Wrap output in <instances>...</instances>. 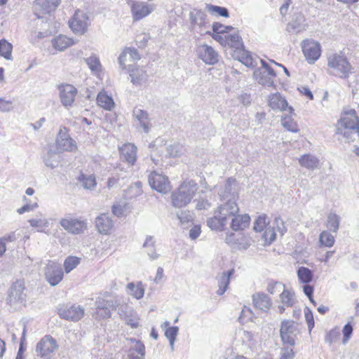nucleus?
I'll use <instances>...</instances> for the list:
<instances>
[{
    "label": "nucleus",
    "mask_w": 359,
    "mask_h": 359,
    "mask_svg": "<svg viewBox=\"0 0 359 359\" xmlns=\"http://www.w3.org/2000/svg\"><path fill=\"white\" fill-rule=\"evenodd\" d=\"M239 208L236 201L230 200L221 204L217 210L214 211V215L207 220V225L212 230L222 231L224 230L229 219L238 213Z\"/></svg>",
    "instance_id": "nucleus-1"
},
{
    "label": "nucleus",
    "mask_w": 359,
    "mask_h": 359,
    "mask_svg": "<svg viewBox=\"0 0 359 359\" xmlns=\"http://www.w3.org/2000/svg\"><path fill=\"white\" fill-rule=\"evenodd\" d=\"M327 72L330 75L347 79L353 73V67L342 53H335L327 56Z\"/></svg>",
    "instance_id": "nucleus-2"
},
{
    "label": "nucleus",
    "mask_w": 359,
    "mask_h": 359,
    "mask_svg": "<svg viewBox=\"0 0 359 359\" xmlns=\"http://www.w3.org/2000/svg\"><path fill=\"white\" fill-rule=\"evenodd\" d=\"M197 189V184L194 181L185 182L182 184L178 189L172 194L173 205L176 208L187 205L191 201Z\"/></svg>",
    "instance_id": "nucleus-3"
},
{
    "label": "nucleus",
    "mask_w": 359,
    "mask_h": 359,
    "mask_svg": "<svg viewBox=\"0 0 359 359\" xmlns=\"http://www.w3.org/2000/svg\"><path fill=\"white\" fill-rule=\"evenodd\" d=\"M121 306L118 297L109 296L107 298L98 297L95 301V315L100 319H107L111 316V311Z\"/></svg>",
    "instance_id": "nucleus-4"
},
{
    "label": "nucleus",
    "mask_w": 359,
    "mask_h": 359,
    "mask_svg": "<svg viewBox=\"0 0 359 359\" xmlns=\"http://www.w3.org/2000/svg\"><path fill=\"white\" fill-rule=\"evenodd\" d=\"M262 67L257 69L253 74L255 79L259 84L271 87L274 86V79L276 76L275 71L264 60L260 59Z\"/></svg>",
    "instance_id": "nucleus-5"
},
{
    "label": "nucleus",
    "mask_w": 359,
    "mask_h": 359,
    "mask_svg": "<svg viewBox=\"0 0 359 359\" xmlns=\"http://www.w3.org/2000/svg\"><path fill=\"white\" fill-rule=\"evenodd\" d=\"M57 348L56 340L50 335H46L37 343L36 352L38 356L50 359Z\"/></svg>",
    "instance_id": "nucleus-6"
},
{
    "label": "nucleus",
    "mask_w": 359,
    "mask_h": 359,
    "mask_svg": "<svg viewBox=\"0 0 359 359\" xmlns=\"http://www.w3.org/2000/svg\"><path fill=\"white\" fill-rule=\"evenodd\" d=\"M302 49L306 60L313 64L321 55L320 44L313 39H305L302 42Z\"/></svg>",
    "instance_id": "nucleus-7"
},
{
    "label": "nucleus",
    "mask_w": 359,
    "mask_h": 359,
    "mask_svg": "<svg viewBox=\"0 0 359 359\" xmlns=\"http://www.w3.org/2000/svg\"><path fill=\"white\" fill-rule=\"evenodd\" d=\"M127 3L130 7L133 18L135 21L147 17L155 9L154 5L147 2L127 0Z\"/></svg>",
    "instance_id": "nucleus-8"
},
{
    "label": "nucleus",
    "mask_w": 359,
    "mask_h": 359,
    "mask_svg": "<svg viewBox=\"0 0 359 359\" xmlns=\"http://www.w3.org/2000/svg\"><path fill=\"white\" fill-rule=\"evenodd\" d=\"M297 333V326L293 320H285L281 323L280 334L283 344L294 346Z\"/></svg>",
    "instance_id": "nucleus-9"
},
{
    "label": "nucleus",
    "mask_w": 359,
    "mask_h": 359,
    "mask_svg": "<svg viewBox=\"0 0 359 359\" xmlns=\"http://www.w3.org/2000/svg\"><path fill=\"white\" fill-rule=\"evenodd\" d=\"M65 230L72 234H81L87 229V221L78 218L67 217L60 222Z\"/></svg>",
    "instance_id": "nucleus-10"
},
{
    "label": "nucleus",
    "mask_w": 359,
    "mask_h": 359,
    "mask_svg": "<svg viewBox=\"0 0 359 359\" xmlns=\"http://www.w3.org/2000/svg\"><path fill=\"white\" fill-rule=\"evenodd\" d=\"M218 195L222 201H229L230 200L236 201L238 197L236 180L233 178H229L220 187Z\"/></svg>",
    "instance_id": "nucleus-11"
},
{
    "label": "nucleus",
    "mask_w": 359,
    "mask_h": 359,
    "mask_svg": "<svg viewBox=\"0 0 359 359\" xmlns=\"http://www.w3.org/2000/svg\"><path fill=\"white\" fill-rule=\"evenodd\" d=\"M151 187L162 194H166L170 190V182L167 177L154 171L148 177Z\"/></svg>",
    "instance_id": "nucleus-12"
},
{
    "label": "nucleus",
    "mask_w": 359,
    "mask_h": 359,
    "mask_svg": "<svg viewBox=\"0 0 359 359\" xmlns=\"http://www.w3.org/2000/svg\"><path fill=\"white\" fill-rule=\"evenodd\" d=\"M57 149L60 151H75L77 149L76 143L69 136L66 127L60 128L57 140Z\"/></svg>",
    "instance_id": "nucleus-13"
},
{
    "label": "nucleus",
    "mask_w": 359,
    "mask_h": 359,
    "mask_svg": "<svg viewBox=\"0 0 359 359\" xmlns=\"http://www.w3.org/2000/svg\"><path fill=\"white\" fill-rule=\"evenodd\" d=\"M59 316L67 320L78 321L84 315V309L79 305L62 306L58 309Z\"/></svg>",
    "instance_id": "nucleus-14"
},
{
    "label": "nucleus",
    "mask_w": 359,
    "mask_h": 359,
    "mask_svg": "<svg viewBox=\"0 0 359 359\" xmlns=\"http://www.w3.org/2000/svg\"><path fill=\"white\" fill-rule=\"evenodd\" d=\"M197 55L207 65H215L219 61L218 53L210 46L201 44L196 49Z\"/></svg>",
    "instance_id": "nucleus-15"
},
{
    "label": "nucleus",
    "mask_w": 359,
    "mask_h": 359,
    "mask_svg": "<svg viewBox=\"0 0 359 359\" xmlns=\"http://www.w3.org/2000/svg\"><path fill=\"white\" fill-rule=\"evenodd\" d=\"M60 4V0H35L34 6L38 19H43V15L54 11Z\"/></svg>",
    "instance_id": "nucleus-16"
},
{
    "label": "nucleus",
    "mask_w": 359,
    "mask_h": 359,
    "mask_svg": "<svg viewBox=\"0 0 359 359\" xmlns=\"http://www.w3.org/2000/svg\"><path fill=\"white\" fill-rule=\"evenodd\" d=\"M59 91L62 104L65 108L72 107L78 93L77 89L71 84H66L60 86Z\"/></svg>",
    "instance_id": "nucleus-17"
},
{
    "label": "nucleus",
    "mask_w": 359,
    "mask_h": 359,
    "mask_svg": "<svg viewBox=\"0 0 359 359\" xmlns=\"http://www.w3.org/2000/svg\"><path fill=\"white\" fill-rule=\"evenodd\" d=\"M63 275L62 269L55 263L48 264L45 269L46 279L52 286L57 285L62 280Z\"/></svg>",
    "instance_id": "nucleus-18"
},
{
    "label": "nucleus",
    "mask_w": 359,
    "mask_h": 359,
    "mask_svg": "<svg viewBox=\"0 0 359 359\" xmlns=\"http://www.w3.org/2000/svg\"><path fill=\"white\" fill-rule=\"evenodd\" d=\"M233 57L248 67H255L257 65V57L244 49L234 50Z\"/></svg>",
    "instance_id": "nucleus-19"
},
{
    "label": "nucleus",
    "mask_w": 359,
    "mask_h": 359,
    "mask_svg": "<svg viewBox=\"0 0 359 359\" xmlns=\"http://www.w3.org/2000/svg\"><path fill=\"white\" fill-rule=\"evenodd\" d=\"M358 128H351L342 126L341 124L336 125V134L339 136V140H344L345 142L354 141L358 137Z\"/></svg>",
    "instance_id": "nucleus-20"
},
{
    "label": "nucleus",
    "mask_w": 359,
    "mask_h": 359,
    "mask_svg": "<svg viewBox=\"0 0 359 359\" xmlns=\"http://www.w3.org/2000/svg\"><path fill=\"white\" fill-rule=\"evenodd\" d=\"M274 226L271 228L269 226L264 231V237L266 240H269L270 242L273 241L276 238V231L279 232L280 236L287 231V228L285 226L283 220L280 217H276L273 222Z\"/></svg>",
    "instance_id": "nucleus-21"
},
{
    "label": "nucleus",
    "mask_w": 359,
    "mask_h": 359,
    "mask_svg": "<svg viewBox=\"0 0 359 359\" xmlns=\"http://www.w3.org/2000/svg\"><path fill=\"white\" fill-rule=\"evenodd\" d=\"M24 283L20 280H17L11 287L8 294V302L11 304L17 302H22L25 300L26 295L24 293Z\"/></svg>",
    "instance_id": "nucleus-22"
},
{
    "label": "nucleus",
    "mask_w": 359,
    "mask_h": 359,
    "mask_svg": "<svg viewBox=\"0 0 359 359\" xmlns=\"http://www.w3.org/2000/svg\"><path fill=\"white\" fill-rule=\"evenodd\" d=\"M337 124L349 126L351 128H358L359 130V118L356 115V111L353 109H347L344 111L341 118L337 121Z\"/></svg>",
    "instance_id": "nucleus-23"
},
{
    "label": "nucleus",
    "mask_w": 359,
    "mask_h": 359,
    "mask_svg": "<svg viewBox=\"0 0 359 359\" xmlns=\"http://www.w3.org/2000/svg\"><path fill=\"white\" fill-rule=\"evenodd\" d=\"M95 226L99 233L108 234L114 226V222L108 214H100L95 219Z\"/></svg>",
    "instance_id": "nucleus-24"
},
{
    "label": "nucleus",
    "mask_w": 359,
    "mask_h": 359,
    "mask_svg": "<svg viewBox=\"0 0 359 359\" xmlns=\"http://www.w3.org/2000/svg\"><path fill=\"white\" fill-rule=\"evenodd\" d=\"M121 157L130 165H134L137 159V147L132 143L124 144L120 147Z\"/></svg>",
    "instance_id": "nucleus-25"
},
{
    "label": "nucleus",
    "mask_w": 359,
    "mask_h": 359,
    "mask_svg": "<svg viewBox=\"0 0 359 359\" xmlns=\"http://www.w3.org/2000/svg\"><path fill=\"white\" fill-rule=\"evenodd\" d=\"M252 301L254 306L262 311H268L271 306V299L264 292H258L253 294Z\"/></svg>",
    "instance_id": "nucleus-26"
},
{
    "label": "nucleus",
    "mask_w": 359,
    "mask_h": 359,
    "mask_svg": "<svg viewBox=\"0 0 359 359\" xmlns=\"http://www.w3.org/2000/svg\"><path fill=\"white\" fill-rule=\"evenodd\" d=\"M269 105L274 110L279 109L280 111H284L286 110L287 107L290 112L292 110V108L291 107H288L287 102L280 93L272 94L269 97Z\"/></svg>",
    "instance_id": "nucleus-27"
},
{
    "label": "nucleus",
    "mask_w": 359,
    "mask_h": 359,
    "mask_svg": "<svg viewBox=\"0 0 359 359\" xmlns=\"http://www.w3.org/2000/svg\"><path fill=\"white\" fill-rule=\"evenodd\" d=\"M231 228L232 230L237 231L243 230L247 228L250 222V217L248 215H235L231 220Z\"/></svg>",
    "instance_id": "nucleus-28"
},
{
    "label": "nucleus",
    "mask_w": 359,
    "mask_h": 359,
    "mask_svg": "<svg viewBox=\"0 0 359 359\" xmlns=\"http://www.w3.org/2000/svg\"><path fill=\"white\" fill-rule=\"evenodd\" d=\"M234 273V269L223 272L217 276L218 290L217 294L222 295L227 290L230 283V278Z\"/></svg>",
    "instance_id": "nucleus-29"
},
{
    "label": "nucleus",
    "mask_w": 359,
    "mask_h": 359,
    "mask_svg": "<svg viewBox=\"0 0 359 359\" xmlns=\"http://www.w3.org/2000/svg\"><path fill=\"white\" fill-rule=\"evenodd\" d=\"M53 47L58 50L63 51L68 47L72 46L74 41L72 39L67 37L65 35L60 34L51 40Z\"/></svg>",
    "instance_id": "nucleus-30"
},
{
    "label": "nucleus",
    "mask_w": 359,
    "mask_h": 359,
    "mask_svg": "<svg viewBox=\"0 0 359 359\" xmlns=\"http://www.w3.org/2000/svg\"><path fill=\"white\" fill-rule=\"evenodd\" d=\"M133 116L138 121L140 126L143 128L144 131L149 133L151 124L149 120L147 112L140 109H135L133 110Z\"/></svg>",
    "instance_id": "nucleus-31"
},
{
    "label": "nucleus",
    "mask_w": 359,
    "mask_h": 359,
    "mask_svg": "<svg viewBox=\"0 0 359 359\" xmlns=\"http://www.w3.org/2000/svg\"><path fill=\"white\" fill-rule=\"evenodd\" d=\"M299 163L301 166L309 170H316L320 166L318 158L311 154H304L299 158Z\"/></svg>",
    "instance_id": "nucleus-32"
},
{
    "label": "nucleus",
    "mask_w": 359,
    "mask_h": 359,
    "mask_svg": "<svg viewBox=\"0 0 359 359\" xmlns=\"http://www.w3.org/2000/svg\"><path fill=\"white\" fill-rule=\"evenodd\" d=\"M212 28L214 32L212 38L222 44L225 43V34L232 29V27L224 26L223 24H213Z\"/></svg>",
    "instance_id": "nucleus-33"
},
{
    "label": "nucleus",
    "mask_w": 359,
    "mask_h": 359,
    "mask_svg": "<svg viewBox=\"0 0 359 359\" xmlns=\"http://www.w3.org/2000/svg\"><path fill=\"white\" fill-rule=\"evenodd\" d=\"M131 81L135 85L142 84L147 81L148 75L143 68H135L130 71Z\"/></svg>",
    "instance_id": "nucleus-34"
},
{
    "label": "nucleus",
    "mask_w": 359,
    "mask_h": 359,
    "mask_svg": "<svg viewBox=\"0 0 359 359\" xmlns=\"http://www.w3.org/2000/svg\"><path fill=\"white\" fill-rule=\"evenodd\" d=\"M225 43H227L234 50H239L243 48L242 39L238 34L234 32L233 34H229V32L225 34Z\"/></svg>",
    "instance_id": "nucleus-35"
},
{
    "label": "nucleus",
    "mask_w": 359,
    "mask_h": 359,
    "mask_svg": "<svg viewBox=\"0 0 359 359\" xmlns=\"http://www.w3.org/2000/svg\"><path fill=\"white\" fill-rule=\"evenodd\" d=\"M297 274L300 283L309 284L313 278V273L311 270L305 266L299 267Z\"/></svg>",
    "instance_id": "nucleus-36"
},
{
    "label": "nucleus",
    "mask_w": 359,
    "mask_h": 359,
    "mask_svg": "<svg viewBox=\"0 0 359 359\" xmlns=\"http://www.w3.org/2000/svg\"><path fill=\"white\" fill-rule=\"evenodd\" d=\"M341 217L334 212H330L327 215L326 226L333 233H337L339 230Z\"/></svg>",
    "instance_id": "nucleus-37"
},
{
    "label": "nucleus",
    "mask_w": 359,
    "mask_h": 359,
    "mask_svg": "<svg viewBox=\"0 0 359 359\" xmlns=\"http://www.w3.org/2000/svg\"><path fill=\"white\" fill-rule=\"evenodd\" d=\"M97 102L100 107L107 110H111L114 105L112 97L106 95L104 93H100L97 95Z\"/></svg>",
    "instance_id": "nucleus-38"
},
{
    "label": "nucleus",
    "mask_w": 359,
    "mask_h": 359,
    "mask_svg": "<svg viewBox=\"0 0 359 359\" xmlns=\"http://www.w3.org/2000/svg\"><path fill=\"white\" fill-rule=\"evenodd\" d=\"M79 181L86 189H93L95 187L97 182L94 175L81 174L79 177Z\"/></svg>",
    "instance_id": "nucleus-39"
},
{
    "label": "nucleus",
    "mask_w": 359,
    "mask_h": 359,
    "mask_svg": "<svg viewBox=\"0 0 359 359\" xmlns=\"http://www.w3.org/2000/svg\"><path fill=\"white\" fill-rule=\"evenodd\" d=\"M280 302L287 307H291L294 303V294L284 287L280 294Z\"/></svg>",
    "instance_id": "nucleus-40"
},
{
    "label": "nucleus",
    "mask_w": 359,
    "mask_h": 359,
    "mask_svg": "<svg viewBox=\"0 0 359 359\" xmlns=\"http://www.w3.org/2000/svg\"><path fill=\"white\" fill-rule=\"evenodd\" d=\"M205 8L211 15H216L217 16L224 18H228L229 16V12L225 7L208 4H206Z\"/></svg>",
    "instance_id": "nucleus-41"
},
{
    "label": "nucleus",
    "mask_w": 359,
    "mask_h": 359,
    "mask_svg": "<svg viewBox=\"0 0 359 359\" xmlns=\"http://www.w3.org/2000/svg\"><path fill=\"white\" fill-rule=\"evenodd\" d=\"M88 67L94 74H99L101 72L102 66L99 58L95 55H92L85 59Z\"/></svg>",
    "instance_id": "nucleus-42"
},
{
    "label": "nucleus",
    "mask_w": 359,
    "mask_h": 359,
    "mask_svg": "<svg viewBox=\"0 0 359 359\" xmlns=\"http://www.w3.org/2000/svg\"><path fill=\"white\" fill-rule=\"evenodd\" d=\"M127 288L130 294L135 297L137 299H140L143 297L144 294V290L141 284L135 285L133 283H130L127 285Z\"/></svg>",
    "instance_id": "nucleus-43"
},
{
    "label": "nucleus",
    "mask_w": 359,
    "mask_h": 359,
    "mask_svg": "<svg viewBox=\"0 0 359 359\" xmlns=\"http://www.w3.org/2000/svg\"><path fill=\"white\" fill-rule=\"evenodd\" d=\"M13 46L4 39L0 40V55L6 60H12Z\"/></svg>",
    "instance_id": "nucleus-44"
},
{
    "label": "nucleus",
    "mask_w": 359,
    "mask_h": 359,
    "mask_svg": "<svg viewBox=\"0 0 359 359\" xmlns=\"http://www.w3.org/2000/svg\"><path fill=\"white\" fill-rule=\"evenodd\" d=\"M319 242L322 245L330 248L334 244V236H332L330 231H323L320 234Z\"/></svg>",
    "instance_id": "nucleus-45"
},
{
    "label": "nucleus",
    "mask_w": 359,
    "mask_h": 359,
    "mask_svg": "<svg viewBox=\"0 0 359 359\" xmlns=\"http://www.w3.org/2000/svg\"><path fill=\"white\" fill-rule=\"evenodd\" d=\"M179 332L177 326L170 327L165 332V336L169 340L170 346L172 351L174 350V344Z\"/></svg>",
    "instance_id": "nucleus-46"
},
{
    "label": "nucleus",
    "mask_w": 359,
    "mask_h": 359,
    "mask_svg": "<svg viewBox=\"0 0 359 359\" xmlns=\"http://www.w3.org/2000/svg\"><path fill=\"white\" fill-rule=\"evenodd\" d=\"M281 124L285 129L290 132L297 133L299 130L297 124L290 116H285L283 117Z\"/></svg>",
    "instance_id": "nucleus-47"
},
{
    "label": "nucleus",
    "mask_w": 359,
    "mask_h": 359,
    "mask_svg": "<svg viewBox=\"0 0 359 359\" xmlns=\"http://www.w3.org/2000/svg\"><path fill=\"white\" fill-rule=\"evenodd\" d=\"M206 14L204 11L198 9H194L189 13L191 22H204Z\"/></svg>",
    "instance_id": "nucleus-48"
},
{
    "label": "nucleus",
    "mask_w": 359,
    "mask_h": 359,
    "mask_svg": "<svg viewBox=\"0 0 359 359\" xmlns=\"http://www.w3.org/2000/svg\"><path fill=\"white\" fill-rule=\"evenodd\" d=\"M80 263V259L76 257H68L65 262L64 267L66 273H69Z\"/></svg>",
    "instance_id": "nucleus-49"
},
{
    "label": "nucleus",
    "mask_w": 359,
    "mask_h": 359,
    "mask_svg": "<svg viewBox=\"0 0 359 359\" xmlns=\"http://www.w3.org/2000/svg\"><path fill=\"white\" fill-rule=\"evenodd\" d=\"M269 222H266V216L265 215L259 216L254 223V230L257 232H261L263 230H266L267 227V224Z\"/></svg>",
    "instance_id": "nucleus-50"
},
{
    "label": "nucleus",
    "mask_w": 359,
    "mask_h": 359,
    "mask_svg": "<svg viewBox=\"0 0 359 359\" xmlns=\"http://www.w3.org/2000/svg\"><path fill=\"white\" fill-rule=\"evenodd\" d=\"M284 287L285 285L282 283L271 280L268 283L266 290L270 294H275L281 292Z\"/></svg>",
    "instance_id": "nucleus-51"
},
{
    "label": "nucleus",
    "mask_w": 359,
    "mask_h": 359,
    "mask_svg": "<svg viewBox=\"0 0 359 359\" xmlns=\"http://www.w3.org/2000/svg\"><path fill=\"white\" fill-rule=\"evenodd\" d=\"M166 154L165 156L166 157H176L180 154V145L179 143H173L170 144H168L165 147Z\"/></svg>",
    "instance_id": "nucleus-52"
},
{
    "label": "nucleus",
    "mask_w": 359,
    "mask_h": 359,
    "mask_svg": "<svg viewBox=\"0 0 359 359\" xmlns=\"http://www.w3.org/2000/svg\"><path fill=\"white\" fill-rule=\"evenodd\" d=\"M304 24H287L286 31L291 34H298L305 30Z\"/></svg>",
    "instance_id": "nucleus-53"
},
{
    "label": "nucleus",
    "mask_w": 359,
    "mask_h": 359,
    "mask_svg": "<svg viewBox=\"0 0 359 359\" xmlns=\"http://www.w3.org/2000/svg\"><path fill=\"white\" fill-rule=\"evenodd\" d=\"M304 316L308 325L309 331L311 332L314 327L315 323L313 319V313L310 309L306 307L304 309Z\"/></svg>",
    "instance_id": "nucleus-54"
},
{
    "label": "nucleus",
    "mask_w": 359,
    "mask_h": 359,
    "mask_svg": "<svg viewBox=\"0 0 359 359\" xmlns=\"http://www.w3.org/2000/svg\"><path fill=\"white\" fill-rule=\"evenodd\" d=\"M339 331L337 329H333L327 333L325 337V342L332 344V343L336 341V340L339 338Z\"/></svg>",
    "instance_id": "nucleus-55"
},
{
    "label": "nucleus",
    "mask_w": 359,
    "mask_h": 359,
    "mask_svg": "<svg viewBox=\"0 0 359 359\" xmlns=\"http://www.w3.org/2000/svg\"><path fill=\"white\" fill-rule=\"evenodd\" d=\"M87 24H69L75 34L82 35L87 31Z\"/></svg>",
    "instance_id": "nucleus-56"
},
{
    "label": "nucleus",
    "mask_w": 359,
    "mask_h": 359,
    "mask_svg": "<svg viewBox=\"0 0 359 359\" xmlns=\"http://www.w3.org/2000/svg\"><path fill=\"white\" fill-rule=\"evenodd\" d=\"M87 20L88 17L83 11L80 10H76L74 13L72 21L69 20L68 22H86V20Z\"/></svg>",
    "instance_id": "nucleus-57"
},
{
    "label": "nucleus",
    "mask_w": 359,
    "mask_h": 359,
    "mask_svg": "<svg viewBox=\"0 0 359 359\" xmlns=\"http://www.w3.org/2000/svg\"><path fill=\"white\" fill-rule=\"evenodd\" d=\"M342 332L344 335L342 342L343 344H346L349 340L353 333V326L350 323H346L344 326Z\"/></svg>",
    "instance_id": "nucleus-58"
},
{
    "label": "nucleus",
    "mask_w": 359,
    "mask_h": 359,
    "mask_svg": "<svg viewBox=\"0 0 359 359\" xmlns=\"http://www.w3.org/2000/svg\"><path fill=\"white\" fill-rule=\"evenodd\" d=\"M13 109V102L0 97V111L9 112Z\"/></svg>",
    "instance_id": "nucleus-59"
},
{
    "label": "nucleus",
    "mask_w": 359,
    "mask_h": 359,
    "mask_svg": "<svg viewBox=\"0 0 359 359\" xmlns=\"http://www.w3.org/2000/svg\"><path fill=\"white\" fill-rule=\"evenodd\" d=\"M48 156L44 159L46 165L51 168L57 167L59 161L57 159L55 158L56 155L55 154H50L48 152Z\"/></svg>",
    "instance_id": "nucleus-60"
},
{
    "label": "nucleus",
    "mask_w": 359,
    "mask_h": 359,
    "mask_svg": "<svg viewBox=\"0 0 359 359\" xmlns=\"http://www.w3.org/2000/svg\"><path fill=\"white\" fill-rule=\"evenodd\" d=\"M242 339L243 341L245 342L249 346H252L255 344L254 334L251 332L243 331Z\"/></svg>",
    "instance_id": "nucleus-61"
},
{
    "label": "nucleus",
    "mask_w": 359,
    "mask_h": 359,
    "mask_svg": "<svg viewBox=\"0 0 359 359\" xmlns=\"http://www.w3.org/2000/svg\"><path fill=\"white\" fill-rule=\"evenodd\" d=\"M177 218L182 224L189 222L192 220V216L189 212H184L180 210L177 213Z\"/></svg>",
    "instance_id": "nucleus-62"
},
{
    "label": "nucleus",
    "mask_w": 359,
    "mask_h": 359,
    "mask_svg": "<svg viewBox=\"0 0 359 359\" xmlns=\"http://www.w3.org/2000/svg\"><path fill=\"white\" fill-rule=\"evenodd\" d=\"M294 353L292 348H283L281 349L280 359H293Z\"/></svg>",
    "instance_id": "nucleus-63"
},
{
    "label": "nucleus",
    "mask_w": 359,
    "mask_h": 359,
    "mask_svg": "<svg viewBox=\"0 0 359 359\" xmlns=\"http://www.w3.org/2000/svg\"><path fill=\"white\" fill-rule=\"evenodd\" d=\"M56 32L55 27L48 28L43 32H35L36 37L38 39H43L45 37H47L48 36H50L53 33Z\"/></svg>",
    "instance_id": "nucleus-64"
}]
</instances>
